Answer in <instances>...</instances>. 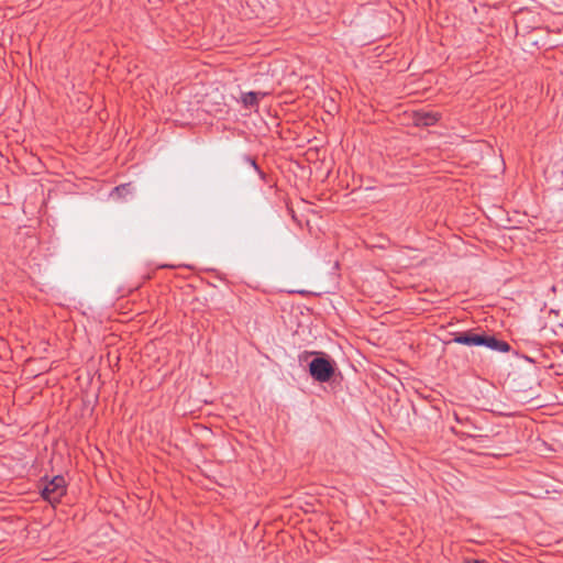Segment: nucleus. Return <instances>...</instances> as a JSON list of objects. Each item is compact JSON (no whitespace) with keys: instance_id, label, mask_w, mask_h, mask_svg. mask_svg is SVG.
<instances>
[{"instance_id":"7","label":"nucleus","mask_w":563,"mask_h":563,"mask_svg":"<svg viewBox=\"0 0 563 563\" xmlns=\"http://www.w3.org/2000/svg\"><path fill=\"white\" fill-rule=\"evenodd\" d=\"M125 189H126V187L123 186L122 188H117L115 190L119 192L120 190H125Z\"/></svg>"},{"instance_id":"2","label":"nucleus","mask_w":563,"mask_h":563,"mask_svg":"<svg viewBox=\"0 0 563 563\" xmlns=\"http://www.w3.org/2000/svg\"><path fill=\"white\" fill-rule=\"evenodd\" d=\"M310 375L318 382L325 383L330 380L334 373V367L330 361L323 357H316L309 364Z\"/></svg>"},{"instance_id":"4","label":"nucleus","mask_w":563,"mask_h":563,"mask_svg":"<svg viewBox=\"0 0 563 563\" xmlns=\"http://www.w3.org/2000/svg\"><path fill=\"white\" fill-rule=\"evenodd\" d=\"M483 344L492 350L499 352H507L509 350V345L506 342L498 341L494 336H483Z\"/></svg>"},{"instance_id":"5","label":"nucleus","mask_w":563,"mask_h":563,"mask_svg":"<svg viewBox=\"0 0 563 563\" xmlns=\"http://www.w3.org/2000/svg\"><path fill=\"white\" fill-rule=\"evenodd\" d=\"M413 120L417 125L428 126V125L433 124L438 120V118L434 113L421 111V112L415 113Z\"/></svg>"},{"instance_id":"8","label":"nucleus","mask_w":563,"mask_h":563,"mask_svg":"<svg viewBox=\"0 0 563 563\" xmlns=\"http://www.w3.org/2000/svg\"><path fill=\"white\" fill-rule=\"evenodd\" d=\"M466 563H482V562H478V561H473V562H471V561H468V562H466Z\"/></svg>"},{"instance_id":"1","label":"nucleus","mask_w":563,"mask_h":563,"mask_svg":"<svg viewBox=\"0 0 563 563\" xmlns=\"http://www.w3.org/2000/svg\"><path fill=\"white\" fill-rule=\"evenodd\" d=\"M66 493V482L63 476H55L45 484L42 496L51 504L58 503Z\"/></svg>"},{"instance_id":"3","label":"nucleus","mask_w":563,"mask_h":563,"mask_svg":"<svg viewBox=\"0 0 563 563\" xmlns=\"http://www.w3.org/2000/svg\"><path fill=\"white\" fill-rule=\"evenodd\" d=\"M455 343L464 344V345H482L484 340L483 335L463 333L454 338Z\"/></svg>"},{"instance_id":"6","label":"nucleus","mask_w":563,"mask_h":563,"mask_svg":"<svg viewBox=\"0 0 563 563\" xmlns=\"http://www.w3.org/2000/svg\"><path fill=\"white\" fill-rule=\"evenodd\" d=\"M265 96L264 92H247L242 96V102L245 107H254L258 100Z\"/></svg>"}]
</instances>
